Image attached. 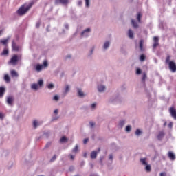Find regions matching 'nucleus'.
<instances>
[{
	"label": "nucleus",
	"mask_w": 176,
	"mask_h": 176,
	"mask_svg": "<svg viewBox=\"0 0 176 176\" xmlns=\"http://www.w3.org/2000/svg\"><path fill=\"white\" fill-rule=\"evenodd\" d=\"M33 5L34 3H30L28 6H25V4L21 6L17 10L19 16H24L32 8Z\"/></svg>",
	"instance_id": "nucleus-1"
},
{
	"label": "nucleus",
	"mask_w": 176,
	"mask_h": 176,
	"mask_svg": "<svg viewBox=\"0 0 176 176\" xmlns=\"http://www.w3.org/2000/svg\"><path fill=\"white\" fill-rule=\"evenodd\" d=\"M171 56L168 55L166 58L165 63L168 65L169 69L171 72H176V64L173 60H170Z\"/></svg>",
	"instance_id": "nucleus-2"
},
{
	"label": "nucleus",
	"mask_w": 176,
	"mask_h": 176,
	"mask_svg": "<svg viewBox=\"0 0 176 176\" xmlns=\"http://www.w3.org/2000/svg\"><path fill=\"white\" fill-rule=\"evenodd\" d=\"M20 60H21V55L18 56L17 54H14L9 60L8 64L11 65H16Z\"/></svg>",
	"instance_id": "nucleus-3"
},
{
	"label": "nucleus",
	"mask_w": 176,
	"mask_h": 176,
	"mask_svg": "<svg viewBox=\"0 0 176 176\" xmlns=\"http://www.w3.org/2000/svg\"><path fill=\"white\" fill-rule=\"evenodd\" d=\"M140 162L142 163V164H143V166H146L145 167L146 171L147 173H151L152 169L151 168V165H148V162H146V158H141Z\"/></svg>",
	"instance_id": "nucleus-4"
},
{
	"label": "nucleus",
	"mask_w": 176,
	"mask_h": 176,
	"mask_svg": "<svg viewBox=\"0 0 176 176\" xmlns=\"http://www.w3.org/2000/svg\"><path fill=\"white\" fill-rule=\"evenodd\" d=\"M68 5L69 3V0H55V5Z\"/></svg>",
	"instance_id": "nucleus-5"
},
{
	"label": "nucleus",
	"mask_w": 176,
	"mask_h": 176,
	"mask_svg": "<svg viewBox=\"0 0 176 176\" xmlns=\"http://www.w3.org/2000/svg\"><path fill=\"white\" fill-rule=\"evenodd\" d=\"M159 46V37L154 36L153 37V49H156Z\"/></svg>",
	"instance_id": "nucleus-6"
},
{
	"label": "nucleus",
	"mask_w": 176,
	"mask_h": 176,
	"mask_svg": "<svg viewBox=\"0 0 176 176\" xmlns=\"http://www.w3.org/2000/svg\"><path fill=\"white\" fill-rule=\"evenodd\" d=\"M169 113H170V116L175 120H176V110L174 107H170L169 109Z\"/></svg>",
	"instance_id": "nucleus-7"
},
{
	"label": "nucleus",
	"mask_w": 176,
	"mask_h": 176,
	"mask_svg": "<svg viewBox=\"0 0 176 176\" xmlns=\"http://www.w3.org/2000/svg\"><path fill=\"white\" fill-rule=\"evenodd\" d=\"M168 157L170 159V160L174 161L175 160V154H174V153L172 151H169L168 153Z\"/></svg>",
	"instance_id": "nucleus-8"
},
{
	"label": "nucleus",
	"mask_w": 176,
	"mask_h": 176,
	"mask_svg": "<svg viewBox=\"0 0 176 176\" xmlns=\"http://www.w3.org/2000/svg\"><path fill=\"white\" fill-rule=\"evenodd\" d=\"M13 101H14V98L13 96H8L7 98V103L8 105H13Z\"/></svg>",
	"instance_id": "nucleus-9"
},
{
	"label": "nucleus",
	"mask_w": 176,
	"mask_h": 176,
	"mask_svg": "<svg viewBox=\"0 0 176 176\" xmlns=\"http://www.w3.org/2000/svg\"><path fill=\"white\" fill-rule=\"evenodd\" d=\"M165 133L164 131H160L157 138L160 140L162 141L163 140V138H164Z\"/></svg>",
	"instance_id": "nucleus-10"
},
{
	"label": "nucleus",
	"mask_w": 176,
	"mask_h": 176,
	"mask_svg": "<svg viewBox=\"0 0 176 176\" xmlns=\"http://www.w3.org/2000/svg\"><path fill=\"white\" fill-rule=\"evenodd\" d=\"M5 91H6V89H5L4 87H0V98L3 97Z\"/></svg>",
	"instance_id": "nucleus-11"
},
{
	"label": "nucleus",
	"mask_w": 176,
	"mask_h": 176,
	"mask_svg": "<svg viewBox=\"0 0 176 176\" xmlns=\"http://www.w3.org/2000/svg\"><path fill=\"white\" fill-rule=\"evenodd\" d=\"M19 46L15 43L14 41H12V50H14V52H19Z\"/></svg>",
	"instance_id": "nucleus-12"
},
{
	"label": "nucleus",
	"mask_w": 176,
	"mask_h": 176,
	"mask_svg": "<svg viewBox=\"0 0 176 176\" xmlns=\"http://www.w3.org/2000/svg\"><path fill=\"white\" fill-rule=\"evenodd\" d=\"M10 74H11V76H12V78L19 77V74L17 73V72H16V70H11Z\"/></svg>",
	"instance_id": "nucleus-13"
},
{
	"label": "nucleus",
	"mask_w": 176,
	"mask_h": 176,
	"mask_svg": "<svg viewBox=\"0 0 176 176\" xmlns=\"http://www.w3.org/2000/svg\"><path fill=\"white\" fill-rule=\"evenodd\" d=\"M140 50L141 52H144V50H145V48H144V40L140 41Z\"/></svg>",
	"instance_id": "nucleus-14"
},
{
	"label": "nucleus",
	"mask_w": 176,
	"mask_h": 176,
	"mask_svg": "<svg viewBox=\"0 0 176 176\" xmlns=\"http://www.w3.org/2000/svg\"><path fill=\"white\" fill-rule=\"evenodd\" d=\"M90 31V28H87L86 30H85L82 33L81 35L82 36H88L89 34H86V32H89Z\"/></svg>",
	"instance_id": "nucleus-15"
},
{
	"label": "nucleus",
	"mask_w": 176,
	"mask_h": 176,
	"mask_svg": "<svg viewBox=\"0 0 176 176\" xmlns=\"http://www.w3.org/2000/svg\"><path fill=\"white\" fill-rule=\"evenodd\" d=\"M97 151H94L91 153V159H96L97 157Z\"/></svg>",
	"instance_id": "nucleus-16"
},
{
	"label": "nucleus",
	"mask_w": 176,
	"mask_h": 176,
	"mask_svg": "<svg viewBox=\"0 0 176 176\" xmlns=\"http://www.w3.org/2000/svg\"><path fill=\"white\" fill-rule=\"evenodd\" d=\"M128 35L131 38H134V33L133 32V30H131V29L129 30Z\"/></svg>",
	"instance_id": "nucleus-17"
},
{
	"label": "nucleus",
	"mask_w": 176,
	"mask_h": 176,
	"mask_svg": "<svg viewBox=\"0 0 176 176\" xmlns=\"http://www.w3.org/2000/svg\"><path fill=\"white\" fill-rule=\"evenodd\" d=\"M131 24H132L133 27H134V28H138V23H137V22H135V21H134V19L131 20Z\"/></svg>",
	"instance_id": "nucleus-18"
},
{
	"label": "nucleus",
	"mask_w": 176,
	"mask_h": 176,
	"mask_svg": "<svg viewBox=\"0 0 176 176\" xmlns=\"http://www.w3.org/2000/svg\"><path fill=\"white\" fill-rule=\"evenodd\" d=\"M43 69V66L42 65H37L36 67V71H38V72L40 71H42Z\"/></svg>",
	"instance_id": "nucleus-19"
},
{
	"label": "nucleus",
	"mask_w": 176,
	"mask_h": 176,
	"mask_svg": "<svg viewBox=\"0 0 176 176\" xmlns=\"http://www.w3.org/2000/svg\"><path fill=\"white\" fill-rule=\"evenodd\" d=\"M4 80H6V82L7 83H9V82H10V77L9 76V75L6 74V75L4 76Z\"/></svg>",
	"instance_id": "nucleus-20"
},
{
	"label": "nucleus",
	"mask_w": 176,
	"mask_h": 176,
	"mask_svg": "<svg viewBox=\"0 0 176 176\" xmlns=\"http://www.w3.org/2000/svg\"><path fill=\"white\" fill-rule=\"evenodd\" d=\"M98 91H100V92L104 91V90H105V86H104V85H99L98 87Z\"/></svg>",
	"instance_id": "nucleus-21"
},
{
	"label": "nucleus",
	"mask_w": 176,
	"mask_h": 176,
	"mask_svg": "<svg viewBox=\"0 0 176 176\" xmlns=\"http://www.w3.org/2000/svg\"><path fill=\"white\" fill-rule=\"evenodd\" d=\"M9 41V38H6L4 40H0V43L2 45H8V42Z\"/></svg>",
	"instance_id": "nucleus-22"
},
{
	"label": "nucleus",
	"mask_w": 176,
	"mask_h": 176,
	"mask_svg": "<svg viewBox=\"0 0 176 176\" xmlns=\"http://www.w3.org/2000/svg\"><path fill=\"white\" fill-rule=\"evenodd\" d=\"M78 93L79 97H85V94L83 93V91H82V89H78Z\"/></svg>",
	"instance_id": "nucleus-23"
},
{
	"label": "nucleus",
	"mask_w": 176,
	"mask_h": 176,
	"mask_svg": "<svg viewBox=\"0 0 176 176\" xmlns=\"http://www.w3.org/2000/svg\"><path fill=\"white\" fill-rule=\"evenodd\" d=\"M141 17H142V15L141 14V12L138 13L137 19L138 23H141Z\"/></svg>",
	"instance_id": "nucleus-24"
},
{
	"label": "nucleus",
	"mask_w": 176,
	"mask_h": 176,
	"mask_svg": "<svg viewBox=\"0 0 176 176\" xmlns=\"http://www.w3.org/2000/svg\"><path fill=\"white\" fill-rule=\"evenodd\" d=\"M146 73L144 72L142 78V80L143 83H145V79H146Z\"/></svg>",
	"instance_id": "nucleus-25"
},
{
	"label": "nucleus",
	"mask_w": 176,
	"mask_h": 176,
	"mask_svg": "<svg viewBox=\"0 0 176 176\" xmlns=\"http://www.w3.org/2000/svg\"><path fill=\"white\" fill-rule=\"evenodd\" d=\"M79 149V146H78V145H76V146L74 147V148H73L72 152L74 153H78V151Z\"/></svg>",
	"instance_id": "nucleus-26"
},
{
	"label": "nucleus",
	"mask_w": 176,
	"mask_h": 176,
	"mask_svg": "<svg viewBox=\"0 0 176 176\" xmlns=\"http://www.w3.org/2000/svg\"><path fill=\"white\" fill-rule=\"evenodd\" d=\"M60 142H65L68 141V140L67 139V138L65 136H63L60 138Z\"/></svg>",
	"instance_id": "nucleus-27"
},
{
	"label": "nucleus",
	"mask_w": 176,
	"mask_h": 176,
	"mask_svg": "<svg viewBox=\"0 0 176 176\" xmlns=\"http://www.w3.org/2000/svg\"><path fill=\"white\" fill-rule=\"evenodd\" d=\"M38 84H32V89H34V90H38Z\"/></svg>",
	"instance_id": "nucleus-28"
},
{
	"label": "nucleus",
	"mask_w": 176,
	"mask_h": 176,
	"mask_svg": "<svg viewBox=\"0 0 176 176\" xmlns=\"http://www.w3.org/2000/svg\"><path fill=\"white\" fill-rule=\"evenodd\" d=\"M108 47H109V42H105L104 45V49H108Z\"/></svg>",
	"instance_id": "nucleus-29"
},
{
	"label": "nucleus",
	"mask_w": 176,
	"mask_h": 176,
	"mask_svg": "<svg viewBox=\"0 0 176 176\" xmlns=\"http://www.w3.org/2000/svg\"><path fill=\"white\" fill-rule=\"evenodd\" d=\"M33 126H34V129H36V127H38V121L34 120L33 122Z\"/></svg>",
	"instance_id": "nucleus-30"
},
{
	"label": "nucleus",
	"mask_w": 176,
	"mask_h": 176,
	"mask_svg": "<svg viewBox=\"0 0 176 176\" xmlns=\"http://www.w3.org/2000/svg\"><path fill=\"white\" fill-rule=\"evenodd\" d=\"M85 5L87 8H89L90 6V0H85Z\"/></svg>",
	"instance_id": "nucleus-31"
},
{
	"label": "nucleus",
	"mask_w": 176,
	"mask_h": 176,
	"mask_svg": "<svg viewBox=\"0 0 176 176\" xmlns=\"http://www.w3.org/2000/svg\"><path fill=\"white\" fill-rule=\"evenodd\" d=\"M140 61H145V55L142 54L140 58Z\"/></svg>",
	"instance_id": "nucleus-32"
},
{
	"label": "nucleus",
	"mask_w": 176,
	"mask_h": 176,
	"mask_svg": "<svg viewBox=\"0 0 176 176\" xmlns=\"http://www.w3.org/2000/svg\"><path fill=\"white\" fill-rule=\"evenodd\" d=\"M53 87H54V85L53 84H49L47 85V88L50 89V90H52V89H53Z\"/></svg>",
	"instance_id": "nucleus-33"
},
{
	"label": "nucleus",
	"mask_w": 176,
	"mask_h": 176,
	"mask_svg": "<svg viewBox=\"0 0 176 176\" xmlns=\"http://www.w3.org/2000/svg\"><path fill=\"white\" fill-rule=\"evenodd\" d=\"M126 131H131V126L129 125L126 127Z\"/></svg>",
	"instance_id": "nucleus-34"
},
{
	"label": "nucleus",
	"mask_w": 176,
	"mask_h": 176,
	"mask_svg": "<svg viewBox=\"0 0 176 176\" xmlns=\"http://www.w3.org/2000/svg\"><path fill=\"white\" fill-rule=\"evenodd\" d=\"M141 72H142L141 69L138 68V69H136V74H137V75H140Z\"/></svg>",
	"instance_id": "nucleus-35"
},
{
	"label": "nucleus",
	"mask_w": 176,
	"mask_h": 176,
	"mask_svg": "<svg viewBox=\"0 0 176 176\" xmlns=\"http://www.w3.org/2000/svg\"><path fill=\"white\" fill-rule=\"evenodd\" d=\"M9 54V50H3L2 54L6 55Z\"/></svg>",
	"instance_id": "nucleus-36"
},
{
	"label": "nucleus",
	"mask_w": 176,
	"mask_h": 176,
	"mask_svg": "<svg viewBox=\"0 0 176 176\" xmlns=\"http://www.w3.org/2000/svg\"><path fill=\"white\" fill-rule=\"evenodd\" d=\"M141 133L142 132L140 129H137L136 131H135V135H140Z\"/></svg>",
	"instance_id": "nucleus-37"
},
{
	"label": "nucleus",
	"mask_w": 176,
	"mask_h": 176,
	"mask_svg": "<svg viewBox=\"0 0 176 176\" xmlns=\"http://www.w3.org/2000/svg\"><path fill=\"white\" fill-rule=\"evenodd\" d=\"M38 85H39V86H43V80H38Z\"/></svg>",
	"instance_id": "nucleus-38"
},
{
	"label": "nucleus",
	"mask_w": 176,
	"mask_h": 176,
	"mask_svg": "<svg viewBox=\"0 0 176 176\" xmlns=\"http://www.w3.org/2000/svg\"><path fill=\"white\" fill-rule=\"evenodd\" d=\"M68 91H69V86L67 85L65 87V93H68Z\"/></svg>",
	"instance_id": "nucleus-39"
},
{
	"label": "nucleus",
	"mask_w": 176,
	"mask_h": 176,
	"mask_svg": "<svg viewBox=\"0 0 176 176\" xmlns=\"http://www.w3.org/2000/svg\"><path fill=\"white\" fill-rule=\"evenodd\" d=\"M47 65H48V64H47V60H45V61L43 62V67H47Z\"/></svg>",
	"instance_id": "nucleus-40"
},
{
	"label": "nucleus",
	"mask_w": 176,
	"mask_h": 176,
	"mask_svg": "<svg viewBox=\"0 0 176 176\" xmlns=\"http://www.w3.org/2000/svg\"><path fill=\"white\" fill-rule=\"evenodd\" d=\"M56 159H57V157L56 155H54L52 157V158L51 159V162H54V160H56Z\"/></svg>",
	"instance_id": "nucleus-41"
},
{
	"label": "nucleus",
	"mask_w": 176,
	"mask_h": 176,
	"mask_svg": "<svg viewBox=\"0 0 176 176\" xmlns=\"http://www.w3.org/2000/svg\"><path fill=\"white\" fill-rule=\"evenodd\" d=\"M89 124H90L91 127H94L96 124L94 122H90Z\"/></svg>",
	"instance_id": "nucleus-42"
},
{
	"label": "nucleus",
	"mask_w": 176,
	"mask_h": 176,
	"mask_svg": "<svg viewBox=\"0 0 176 176\" xmlns=\"http://www.w3.org/2000/svg\"><path fill=\"white\" fill-rule=\"evenodd\" d=\"M83 142L84 144H87V142H89V138L84 139Z\"/></svg>",
	"instance_id": "nucleus-43"
},
{
	"label": "nucleus",
	"mask_w": 176,
	"mask_h": 176,
	"mask_svg": "<svg viewBox=\"0 0 176 176\" xmlns=\"http://www.w3.org/2000/svg\"><path fill=\"white\" fill-rule=\"evenodd\" d=\"M54 100H55V101H58V96L57 95L54 96Z\"/></svg>",
	"instance_id": "nucleus-44"
},
{
	"label": "nucleus",
	"mask_w": 176,
	"mask_h": 176,
	"mask_svg": "<svg viewBox=\"0 0 176 176\" xmlns=\"http://www.w3.org/2000/svg\"><path fill=\"white\" fill-rule=\"evenodd\" d=\"M50 145H52L51 142L47 143V144L45 145V148H49V146H50Z\"/></svg>",
	"instance_id": "nucleus-45"
},
{
	"label": "nucleus",
	"mask_w": 176,
	"mask_h": 176,
	"mask_svg": "<svg viewBox=\"0 0 176 176\" xmlns=\"http://www.w3.org/2000/svg\"><path fill=\"white\" fill-rule=\"evenodd\" d=\"M109 160H113V155H109Z\"/></svg>",
	"instance_id": "nucleus-46"
},
{
	"label": "nucleus",
	"mask_w": 176,
	"mask_h": 176,
	"mask_svg": "<svg viewBox=\"0 0 176 176\" xmlns=\"http://www.w3.org/2000/svg\"><path fill=\"white\" fill-rule=\"evenodd\" d=\"M54 113H55V115H57V113H58V109L54 110Z\"/></svg>",
	"instance_id": "nucleus-47"
},
{
	"label": "nucleus",
	"mask_w": 176,
	"mask_h": 176,
	"mask_svg": "<svg viewBox=\"0 0 176 176\" xmlns=\"http://www.w3.org/2000/svg\"><path fill=\"white\" fill-rule=\"evenodd\" d=\"M70 159H71L72 160H74V159H75V156L71 155H70Z\"/></svg>",
	"instance_id": "nucleus-48"
},
{
	"label": "nucleus",
	"mask_w": 176,
	"mask_h": 176,
	"mask_svg": "<svg viewBox=\"0 0 176 176\" xmlns=\"http://www.w3.org/2000/svg\"><path fill=\"white\" fill-rule=\"evenodd\" d=\"M96 105H97L96 103L92 104L91 108H96Z\"/></svg>",
	"instance_id": "nucleus-49"
},
{
	"label": "nucleus",
	"mask_w": 176,
	"mask_h": 176,
	"mask_svg": "<svg viewBox=\"0 0 176 176\" xmlns=\"http://www.w3.org/2000/svg\"><path fill=\"white\" fill-rule=\"evenodd\" d=\"M0 119H3V114L0 113Z\"/></svg>",
	"instance_id": "nucleus-50"
},
{
	"label": "nucleus",
	"mask_w": 176,
	"mask_h": 176,
	"mask_svg": "<svg viewBox=\"0 0 176 176\" xmlns=\"http://www.w3.org/2000/svg\"><path fill=\"white\" fill-rule=\"evenodd\" d=\"M40 25H41V23H37L36 25L37 28H39Z\"/></svg>",
	"instance_id": "nucleus-51"
},
{
	"label": "nucleus",
	"mask_w": 176,
	"mask_h": 176,
	"mask_svg": "<svg viewBox=\"0 0 176 176\" xmlns=\"http://www.w3.org/2000/svg\"><path fill=\"white\" fill-rule=\"evenodd\" d=\"M168 127H173V122H170L168 124Z\"/></svg>",
	"instance_id": "nucleus-52"
},
{
	"label": "nucleus",
	"mask_w": 176,
	"mask_h": 176,
	"mask_svg": "<svg viewBox=\"0 0 176 176\" xmlns=\"http://www.w3.org/2000/svg\"><path fill=\"white\" fill-rule=\"evenodd\" d=\"M160 176H166V173H161Z\"/></svg>",
	"instance_id": "nucleus-53"
},
{
	"label": "nucleus",
	"mask_w": 176,
	"mask_h": 176,
	"mask_svg": "<svg viewBox=\"0 0 176 176\" xmlns=\"http://www.w3.org/2000/svg\"><path fill=\"white\" fill-rule=\"evenodd\" d=\"M74 170V166L69 168V171H72Z\"/></svg>",
	"instance_id": "nucleus-54"
},
{
	"label": "nucleus",
	"mask_w": 176,
	"mask_h": 176,
	"mask_svg": "<svg viewBox=\"0 0 176 176\" xmlns=\"http://www.w3.org/2000/svg\"><path fill=\"white\" fill-rule=\"evenodd\" d=\"M78 5L80 6L82 5V1H79Z\"/></svg>",
	"instance_id": "nucleus-55"
},
{
	"label": "nucleus",
	"mask_w": 176,
	"mask_h": 176,
	"mask_svg": "<svg viewBox=\"0 0 176 176\" xmlns=\"http://www.w3.org/2000/svg\"><path fill=\"white\" fill-rule=\"evenodd\" d=\"M100 151H101V148H98V152H100Z\"/></svg>",
	"instance_id": "nucleus-56"
},
{
	"label": "nucleus",
	"mask_w": 176,
	"mask_h": 176,
	"mask_svg": "<svg viewBox=\"0 0 176 176\" xmlns=\"http://www.w3.org/2000/svg\"><path fill=\"white\" fill-rule=\"evenodd\" d=\"M2 35V30H0V36Z\"/></svg>",
	"instance_id": "nucleus-57"
},
{
	"label": "nucleus",
	"mask_w": 176,
	"mask_h": 176,
	"mask_svg": "<svg viewBox=\"0 0 176 176\" xmlns=\"http://www.w3.org/2000/svg\"><path fill=\"white\" fill-rule=\"evenodd\" d=\"M166 122H165V123L164 124V126H166Z\"/></svg>",
	"instance_id": "nucleus-58"
},
{
	"label": "nucleus",
	"mask_w": 176,
	"mask_h": 176,
	"mask_svg": "<svg viewBox=\"0 0 176 176\" xmlns=\"http://www.w3.org/2000/svg\"><path fill=\"white\" fill-rule=\"evenodd\" d=\"M85 157H86V153L84 155Z\"/></svg>",
	"instance_id": "nucleus-59"
}]
</instances>
